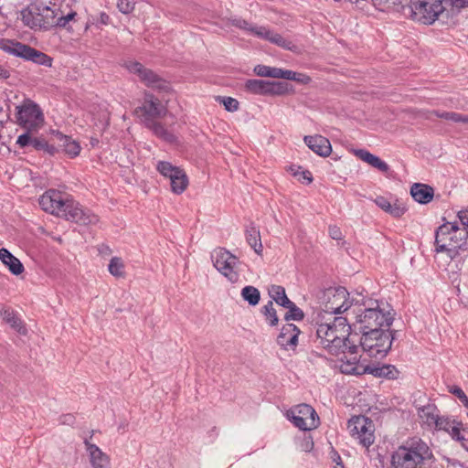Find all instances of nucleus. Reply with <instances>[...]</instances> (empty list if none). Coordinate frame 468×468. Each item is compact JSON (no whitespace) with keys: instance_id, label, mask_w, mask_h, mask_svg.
<instances>
[{"instance_id":"nucleus-1","label":"nucleus","mask_w":468,"mask_h":468,"mask_svg":"<svg viewBox=\"0 0 468 468\" xmlns=\"http://www.w3.org/2000/svg\"><path fill=\"white\" fill-rule=\"evenodd\" d=\"M39 205L43 210L80 225L96 224L99 220L90 209H84L75 200L55 189L45 192L39 198Z\"/></svg>"},{"instance_id":"nucleus-2","label":"nucleus","mask_w":468,"mask_h":468,"mask_svg":"<svg viewBox=\"0 0 468 468\" xmlns=\"http://www.w3.org/2000/svg\"><path fill=\"white\" fill-rule=\"evenodd\" d=\"M435 458L430 446L420 438L406 441L391 454V468H429Z\"/></svg>"},{"instance_id":"nucleus-3","label":"nucleus","mask_w":468,"mask_h":468,"mask_svg":"<svg viewBox=\"0 0 468 468\" xmlns=\"http://www.w3.org/2000/svg\"><path fill=\"white\" fill-rule=\"evenodd\" d=\"M435 251L468 250V234L456 221L446 222L435 231Z\"/></svg>"},{"instance_id":"nucleus-4","label":"nucleus","mask_w":468,"mask_h":468,"mask_svg":"<svg viewBox=\"0 0 468 468\" xmlns=\"http://www.w3.org/2000/svg\"><path fill=\"white\" fill-rule=\"evenodd\" d=\"M398 331L383 328L380 330H367L361 335L360 346L368 356L383 358L391 349Z\"/></svg>"},{"instance_id":"nucleus-5","label":"nucleus","mask_w":468,"mask_h":468,"mask_svg":"<svg viewBox=\"0 0 468 468\" xmlns=\"http://www.w3.org/2000/svg\"><path fill=\"white\" fill-rule=\"evenodd\" d=\"M55 5L50 7L42 2L30 3L21 11V20L31 29L48 31L55 27Z\"/></svg>"},{"instance_id":"nucleus-6","label":"nucleus","mask_w":468,"mask_h":468,"mask_svg":"<svg viewBox=\"0 0 468 468\" xmlns=\"http://www.w3.org/2000/svg\"><path fill=\"white\" fill-rule=\"evenodd\" d=\"M375 307H365L364 310L359 309V314L356 315V323L354 326L361 335L367 330H380L389 328L394 321V314L392 309L386 311L381 308L378 302Z\"/></svg>"},{"instance_id":"nucleus-7","label":"nucleus","mask_w":468,"mask_h":468,"mask_svg":"<svg viewBox=\"0 0 468 468\" xmlns=\"http://www.w3.org/2000/svg\"><path fill=\"white\" fill-rule=\"evenodd\" d=\"M443 0H409L406 5L401 6V14L423 25L433 24L444 11Z\"/></svg>"},{"instance_id":"nucleus-8","label":"nucleus","mask_w":468,"mask_h":468,"mask_svg":"<svg viewBox=\"0 0 468 468\" xmlns=\"http://www.w3.org/2000/svg\"><path fill=\"white\" fill-rule=\"evenodd\" d=\"M126 68L131 73L137 75L141 82L150 89L165 93H167L172 90L168 80L153 69L145 68L140 62L130 61L126 64Z\"/></svg>"},{"instance_id":"nucleus-9","label":"nucleus","mask_w":468,"mask_h":468,"mask_svg":"<svg viewBox=\"0 0 468 468\" xmlns=\"http://www.w3.org/2000/svg\"><path fill=\"white\" fill-rule=\"evenodd\" d=\"M17 123L27 132L37 131L44 122V115L40 107L33 101L25 100L21 106L16 107Z\"/></svg>"},{"instance_id":"nucleus-10","label":"nucleus","mask_w":468,"mask_h":468,"mask_svg":"<svg viewBox=\"0 0 468 468\" xmlns=\"http://www.w3.org/2000/svg\"><path fill=\"white\" fill-rule=\"evenodd\" d=\"M348 292L345 287L328 288L324 292L323 311L329 314H338L347 312L353 305L354 300L348 299Z\"/></svg>"},{"instance_id":"nucleus-11","label":"nucleus","mask_w":468,"mask_h":468,"mask_svg":"<svg viewBox=\"0 0 468 468\" xmlns=\"http://www.w3.org/2000/svg\"><path fill=\"white\" fill-rule=\"evenodd\" d=\"M211 259L214 267L224 275L230 282H237L239 280V272L237 271L239 259L224 248L216 249Z\"/></svg>"},{"instance_id":"nucleus-12","label":"nucleus","mask_w":468,"mask_h":468,"mask_svg":"<svg viewBox=\"0 0 468 468\" xmlns=\"http://www.w3.org/2000/svg\"><path fill=\"white\" fill-rule=\"evenodd\" d=\"M353 362L347 360L346 364L343 365V372L354 375L371 374L377 378H386L388 379H397L399 371L393 365H383L381 367L375 365L359 366L356 365L357 358L354 356Z\"/></svg>"},{"instance_id":"nucleus-13","label":"nucleus","mask_w":468,"mask_h":468,"mask_svg":"<svg viewBox=\"0 0 468 468\" xmlns=\"http://www.w3.org/2000/svg\"><path fill=\"white\" fill-rule=\"evenodd\" d=\"M287 418L302 431L316 429L320 424L314 409L308 404H300L287 411Z\"/></svg>"},{"instance_id":"nucleus-14","label":"nucleus","mask_w":468,"mask_h":468,"mask_svg":"<svg viewBox=\"0 0 468 468\" xmlns=\"http://www.w3.org/2000/svg\"><path fill=\"white\" fill-rule=\"evenodd\" d=\"M316 337L319 345L333 356H338L344 352V347L350 343L348 338L340 337L338 334L335 333L326 323L317 324Z\"/></svg>"},{"instance_id":"nucleus-15","label":"nucleus","mask_w":468,"mask_h":468,"mask_svg":"<svg viewBox=\"0 0 468 468\" xmlns=\"http://www.w3.org/2000/svg\"><path fill=\"white\" fill-rule=\"evenodd\" d=\"M374 424L373 421L365 416H354L347 423L350 434L359 441V443L368 448L374 443Z\"/></svg>"},{"instance_id":"nucleus-16","label":"nucleus","mask_w":468,"mask_h":468,"mask_svg":"<svg viewBox=\"0 0 468 468\" xmlns=\"http://www.w3.org/2000/svg\"><path fill=\"white\" fill-rule=\"evenodd\" d=\"M144 100L143 105L135 110L141 114L144 123L165 115L166 109L153 93L145 91Z\"/></svg>"},{"instance_id":"nucleus-17","label":"nucleus","mask_w":468,"mask_h":468,"mask_svg":"<svg viewBox=\"0 0 468 468\" xmlns=\"http://www.w3.org/2000/svg\"><path fill=\"white\" fill-rule=\"evenodd\" d=\"M0 48L5 52L21 58L25 60L36 63L39 51L29 45L15 41L5 40L0 44Z\"/></svg>"},{"instance_id":"nucleus-18","label":"nucleus","mask_w":468,"mask_h":468,"mask_svg":"<svg viewBox=\"0 0 468 468\" xmlns=\"http://www.w3.org/2000/svg\"><path fill=\"white\" fill-rule=\"evenodd\" d=\"M31 133L32 132H26L20 134L17 137L16 144H18L21 148L31 145L35 150L43 151L49 155H54L58 152L57 148L54 145L49 144L44 138L32 137Z\"/></svg>"},{"instance_id":"nucleus-19","label":"nucleus","mask_w":468,"mask_h":468,"mask_svg":"<svg viewBox=\"0 0 468 468\" xmlns=\"http://www.w3.org/2000/svg\"><path fill=\"white\" fill-rule=\"evenodd\" d=\"M300 329L293 324H284L277 336V344L285 350H294L298 344Z\"/></svg>"},{"instance_id":"nucleus-20","label":"nucleus","mask_w":468,"mask_h":468,"mask_svg":"<svg viewBox=\"0 0 468 468\" xmlns=\"http://www.w3.org/2000/svg\"><path fill=\"white\" fill-rule=\"evenodd\" d=\"M306 145L316 154L326 157L332 152L330 141L322 135H306L303 138Z\"/></svg>"},{"instance_id":"nucleus-21","label":"nucleus","mask_w":468,"mask_h":468,"mask_svg":"<svg viewBox=\"0 0 468 468\" xmlns=\"http://www.w3.org/2000/svg\"><path fill=\"white\" fill-rule=\"evenodd\" d=\"M86 451L89 453L90 463L92 468H108L110 457L103 452L96 444L84 441Z\"/></svg>"},{"instance_id":"nucleus-22","label":"nucleus","mask_w":468,"mask_h":468,"mask_svg":"<svg viewBox=\"0 0 468 468\" xmlns=\"http://www.w3.org/2000/svg\"><path fill=\"white\" fill-rule=\"evenodd\" d=\"M410 195L420 204L430 203L434 197V189L429 185L415 183L410 187Z\"/></svg>"},{"instance_id":"nucleus-23","label":"nucleus","mask_w":468,"mask_h":468,"mask_svg":"<svg viewBox=\"0 0 468 468\" xmlns=\"http://www.w3.org/2000/svg\"><path fill=\"white\" fill-rule=\"evenodd\" d=\"M0 260L8 268L9 271L14 275H20L24 272L22 262L15 257L7 249H0Z\"/></svg>"},{"instance_id":"nucleus-24","label":"nucleus","mask_w":468,"mask_h":468,"mask_svg":"<svg viewBox=\"0 0 468 468\" xmlns=\"http://www.w3.org/2000/svg\"><path fill=\"white\" fill-rule=\"evenodd\" d=\"M376 205L394 218H400L407 208L399 202L391 204L385 197L379 196L375 199Z\"/></svg>"},{"instance_id":"nucleus-25","label":"nucleus","mask_w":468,"mask_h":468,"mask_svg":"<svg viewBox=\"0 0 468 468\" xmlns=\"http://www.w3.org/2000/svg\"><path fill=\"white\" fill-rule=\"evenodd\" d=\"M245 238L247 243L250 246V248L253 249V250L258 255H261L263 248L261 239V233L260 229L254 225V223H250L246 227Z\"/></svg>"},{"instance_id":"nucleus-26","label":"nucleus","mask_w":468,"mask_h":468,"mask_svg":"<svg viewBox=\"0 0 468 468\" xmlns=\"http://www.w3.org/2000/svg\"><path fill=\"white\" fill-rule=\"evenodd\" d=\"M57 139L60 142V146L63 147L65 153L70 157H76L80 152V145L78 142L72 140L69 136L63 134L58 131H53Z\"/></svg>"},{"instance_id":"nucleus-27","label":"nucleus","mask_w":468,"mask_h":468,"mask_svg":"<svg viewBox=\"0 0 468 468\" xmlns=\"http://www.w3.org/2000/svg\"><path fill=\"white\" fill-rule=\"evenodd\" d=\"M269 80L250 79L244 83V90L248 93L260 96H268Z\"/></svg>"},{"instance_id":"nucleus-28","label":"nucleus","mask_w":468,"mask_h":468,"mask_svg":"<svg viewBox=\"0 0 468 468\" xmlns=\"http://www.w3.org/2000/svg\"><path fill=\"white\" fill-rule=\"evenodd\" d=\"M3 320L8 324L15 331L20 335H26L27 330L23 321L18 317L16 312L11 308H6L2 312Z\"/></svg>"},{"instance_id":"nucleus-29","label":"nucleus","mask_w":468,"mask_h":468,"mask_svg":"<svg viewBox=\"0 0 468 468\" xmlns=\"http://www.w3.org/2000/svg\"><path fill=\"white\" fill-rule=\"evenodd\" d=\"M437 407L431 403L418 407V414L420 418L429 426H433V424L438 421L437 419L439 418V415L437 414Z\"/></svg>"},{"instance_id":"nucleus-30","label":"nucleus","mask_w":468,"mask_h":468,"mask_svg":"<svg viewBox=\"0 0 468 468\" xmlns=\"http://www.w3.org/2000/svg\"><path fill=\"white\" fill-rule=\"evenodd\" d=\"M55 13V27L64 28L68 31L72 30L71 27L69 26V23L75 21L77 13L75 11H69L66 14L59 7H56Z\"/></svg>"},{"instance_id":"nucleus-31","label":"nucleus","mask_w":468,"mask_h":468,"mask_svg":"<svg viewBox=\"0 0 468 468\" xmlns=\"http://www.w3.org/2000/svg\"><path fill=\"white\" fill-rule=\"evenodd\" d=\"M263 39L287 50L293 51L296 48V46L292 41L284 38L281 34L276 33L268 27Z\"/></svg>"},{"instance_id":"nucleus-32","label":"nucleus","mask_w":468,"mask_h":468,"mask_svg":"<svg viewBox=\"0 0 468 468\" xmlns=\"http://www.w3.org/2000/svg\"><path fill=\"white\" fill-rule=\"evenodd\" d=\"M144 125L150 129L157 137L163 139L165 142L172 143L176 140L175 135L168 132L167 129L155 120L148 121Z\"/></svg>"},{"instance_id":"nucleus-33","label":"nucleus","mask_w":468,"mask_h":468,"mask_svg":"<svg viewBox=\"0 0 468 468\" xmlns=\"http://www.w3.org/2000/svg\"><path fill=\"white\" fill-rule=\"evenodd\" d=\"M329 324V326L338 334L340 337L348 338L350 335L351 325L348 324L347 318L343 316L335 317Z\"/></svg>"},{"instance_id":"nucleus-34","label":"nucleus","mask_w":468,"mask_h":468,"mask_svg":"<svg viewBox=\"0 0 468 468\" xmlns=\"http://www.w3.org/2000/svg\"><path fill=\"white\" fill-rule=\"evenodd\" d=\"M270 297L279 305L285 307L292 302L286 295L285 288L281 285L272 284L269 288Z\"/></svg>"},{"instance_id":"nucleus-35","label":"nucleus","mask_w":468,"mask_h":468,"mask_svg":"<svg viewBox=\"0 0 468 468\" xmlns=\"http://www.w3.org/2000/svg\"><path fill=\"white\" fill-rule=\"evenodd\" d=\"M171 190L174 194L180 195L182 194L188 186V177L185 171H181L179 175L174 176L172 179H170Z\"/></svg>"},{"instance_id":"nucleus-36","label":"nucleus","mask_w":468,"mask_h":468,"mask_svg":"<svg viewBox=\"0 0 468 468\" xmlns=\"http://www.w3.org/2000/svg\"><path fill=\"white\" fill-rule=\"evenodd\" d=\"M292 90V85L286 81L269 80L268 96H281Z\"/></svg>"},{"instance_id":"nucleus-37","label":"nucleus","mask_w":468,"mask_h":468,"mask_svg":"<svg viewBox=\"0 0 468 468\" xmlns=\"http://www.w3.org/2000/svg\"><path fill=\"white\" fill-rule=\"evenodd\" d=\"M373 5L379 10H388L393 7L401 13V6L406 5L409 0H372Z\"/></svg>"},{"instance_id":"nucleus-38","label":"nucleus","mask_w":468,"mask_h":468,"mask_svg":"<svg viewBox=\"0 0 468 468\" xmlns=\"http://www.w3.org/2000/svg\"><path fill=\"white\" fill-rule=\"evenodd\" d=\"M156 169L162 176L169 178V180L172 179L174 176L179 175L181 171H183L180 167L175 166L170 162L166 161H159Z\"/></svg>"},{"instance_id":"nucleus-39","label":"nucleus","mask_w":468,"mask_h":468,"mask_svg":"<svg viewBox=\"0 0 468 468\" xmlns=\"http://www.w3.org/2000/svg\"><path fill=\"white\" fill-rule=\"evenodd\" d=\"M241 297L244 301L248 302L249 304L255 306L261 300L260 291L251 285H247L241 290Z\"/></svg>"},{"instance_id":"nucleus-40","label":"nucleus","mask_w":468,"mask_h":468,"mask_svg":"<svg viewBox=\"0 0 468 468\" xmlns=\"http://www.w3.org/2000/svg\"><path fill=\"white\" fill-rule=\"evenodd\" d=\"M431 114L435 115L438 118L452 121L453 122H463L468 124V115H463L455 112H441L432 111Z\"/></svg>"},{"instance_id":"nucleus-41","label":"nucleus","mask_w":468,"mask_h":468,"mask_svg":"<svg viewBox=\"0 0 468 468\" xmlns=\"http://www.w3.org/2000/svg\"><path fill=\"white\" fill-rule=\"evenodd\" d=\"M261 314L264 315L265 320L270 326H275L278 324V316L276 310L273 307L272 301H269L265 305L261 307Z\"/></svg>"},{"instance_id":"nucleus-42","label":"nucleus","mask_w":468,"mask_h":468,"mask_svg":"<svg viewBox=\"0 0 468 468\" xmlns=\"http://www.w3.org/2000/svg\"><path fill=\"white\" fill-rule=\"evenodd\" d=\"M284 308L288 309L284 315L285 321H302L304 318V313L293 302H291L290 305L287 304Z\"/></svg>"},{"instance_id":"nucleus-43","label":"nucleus","mask_w":468,"mask_h":468,"mask_svg":"<svg viewBox=\"0 0 468 468\" xmlns=\"http://www.w3.org/2000/svg\"><path fill=\"white\" fill-rule=\"evenodd\" d=\"M124 265L121 258L113 257L109 263L108 270L115 277H122Z\"/></svg>"},{"instance_id":"nucleus-44","label":"nucleus","mask_w":468,"mask_h":468,"mask_svg":"<svg viewBox=\"0 0 468 468\" xmlns=\"http://www.w3.org/2000/svg\"><path fill=\"white\" fill-rule=\"evenodd\" d=\"M253 71L259 77H269L276 79L277 68L259 64L254 67Z\"/></svg>"},{"instance_id":"nucleus-45","label":"nucleus","mask_w":468,"mask_h":468,"mask_svg":"<svg viewBox=\"0 0 468 468\" xmlns=\"http://www.w3.org/2000/svg\"><path fill=\"white\" fill-rule=\"evenodd\" d=\"M218 101L222 103L225 107V110L230 112H234L239 110V101L232 97H218Z\"/></svg>"},{"instance_id":"nucleus-46","label":"nucleus","mask_w":468,"mask_h":468,"mask_svg":"<svg viewBox=\"0 0 468 468\" xmlns=\"http://www.w3.org/2000/svg\"><path fill=\"white\" fill-rule=\"evenodd\" d=\"M438 421H436L433 426L436 430L444 431L449 432L452 427L454 425L456 420H451L448 417H440L437 419Z\"/></svg>"},{"instance_id":"nucleus-47","label":"nucleus","mask_w":468,"mask_h":468,"mask_svg":"<svg viewBox=\"0 0 468 468\" xmlns=\"http://www.w3.org/2000/svg\"><path fill=\"white\" fill-rule=\"evenodd\" d=\"M448 433L453 440L460 441L463 445H464L463 441H465V438L462 433L461 422L456 421Z\"/></svg>"},{"instance_id":"nucleus-48","label":"nucleus","mask_w":468,"mask_h":468,"mask_svg":"<svg viewBox=\"0 0 468 468\" xmlns=\"http://www.w3.org/2000/svg\"><path fill=\"white\" fill-rule=\"evenodd\" d=\"M135 2L133 0H118L117 7L122 14L128 15L134 9Z\"/></svg>"},{"instance_id":"nucleus-49","label":"nucleus","mask_w":468,"mask_h":468,"mask_svg":"<svg viewBox=\"0 0 468 468\" xmlns=\"http://www.w3.org/2000/svg\"><path fill=\"white\" fill-rule=\"evenodd\" d=\"M449 392L456 396L463 405L468 410V397L460 387L452 386L449 388Z\"/></svg>"},{"instance_id":"nucleus-50","label":"nucleus","mask_w":468,"mask_h":468,"mask_svg":"<svg viewBox=\"0 0 468 468\" xmlns=\"http://www.w3.org/2000/svg\"><path fill=\"white\" fill-rule=\"evenodd\" d=\"M368 165L378 169L381 172H388L389 169L388 165L386 162L382 161L377 155H373Z\"/></svg>"},{"instance_id":"nucleus-51","label":"nucleus","mask_w":468,"mask_h":468,"mask_svg":"<svg viewBox=\"0 0 468 468\" xmlns=\"http://www.w3.org/2000/svg\"><path fill=\"white\" fill-rule=\"evenodd\" d=\"M53 58L47 55L46 53L39 51V56H37L36 64L46 66V67H52Z\"/></svg>"},{"instance_id":"nucleus-52","label":"nucleus","mask_w":468,"mask_h":468,"mask_svg":"<svg viewBox=\"0 0 468 468\" xmlns=\"http://www.w3.org/2000/svg\"><path fill=\"white\" fill-rule=\"evenodd\" d=\"M232 25L235 26L236 27H239V28L248 31L250 33L252 32V28L254 27L248 21L241 19V18L234 19L232 21Z\"/></svg>"},{"instance_id":"nucleus-53","label":"nucleus","mask_w":468,"mask_h":468,"mask_svg":"<svg viewBox=\"0 0 468 468\" xmlns=\"http://www.w3.org/2000/svg\"><path fill=\"white\" fill-rule=\"evenodd\" d=\"M294 76H295V71L277 68L276 79H283V80H292Z\"/></svg>"},{"instance_id":"nucleus-54","label":"nucleus","mask_w":468,"mask_h":468,"mask_svg":"<svg viewBox=\"0 0 468 468\" xmlns=\"http://www.w3.org/2000/svg\"><path fill=\"white\" fill-rule=\"evenodd\" d=\"M460 220V226L465 228L468 234V207L466 209L460 210L457 214Z\"/></svg>"},{"instance_id":"nucleus-55","label":"nucleus","mask_w":468,"mask_h":468,"mask_svg":"<svg viewBox=\"0 0 468 468\" xmlns=\"http://www.w3.org/2000/svg\"><path fill=\"white\" fill-rule=\"evenodd\" d=\"M355 154L356 157H358L359 159H361L362 161L366 162V163H369L371 158L373 157V154L369 153L368 151L365 150V149H357V150H355Z\"/></svg>"},{"instance_id":"nucleus-56","label":"nucleus","mask_w":468,"mask_h":468,"mask_svg":"<svg viewBox=\"0 0 468 468\" xmlns=\"http://www.w3.org/2000/svg\"><path fill=\"white\" fill-rule=\"evenodd\" d=\"M301 183L311 184L313 182V176L309 170H303L301 176L297 177Z\"/></svg>"},{"instance_id":"nucleus-57","label":"nucleus","mask_w":468,"mask_h":468,"mask_svg":"<svg viewBox=\"0 0 468 468\" xmlns=\"http://www.w3.org/2000/svg\"><path fill=\"white\" fill-rule=\"evenodd\" d=\"M292 80H294L298 83H301V84H309L311 82L312 79L310 76H308L306 74L295 72V76L292 79Z\"/></svg>"},{"instance_id":"nucleus-58","label":"nucleus","mask_w":468,"mask_h":468,"mask_svg":"<svg viewBox=\"0 0 468 468\" xmlns=\"http://www.w3.org/2000/svg\"><path fill=\"white\" fill-rule=\"evenodd\" d=\"M348 339L350 340V343H347V345L344 347V350L345 349H348V353L350 355H356L357 351H358V348L361 347L360 344L359 345H356L355 344V340H353L349 336H348Z\"/></svg>"},{"instance_id":"nucleus-59","label":"nucleus","mask_w":468,"mask_h":468,"mask_svg":"<svg viewBox=\"0 0 468 468\" xmlns=\"http://www.w3.org/2000/svg\"><path fill=\"white\" fill-rule=\"evenodd\" d=\"M329 235L333 239L339 240L342 239V232L340 229L336 226L329 227Z\"/></svg>"},{"instance_id":"nucleus-60","label":"nucleus","mask_w":468,"mask_h":468,"mask_svg":"<svg viewBox=\"0 0 468 468\" xmlns=\"http://www.w3.org/2000/svg\"><path fill=\"white\" fill-rule=\"evenodd\" d=\"M266 30H267L266 27L254 26L253 28H252L251 34H253L254 36L263 39L265 35H266Z\"/></svg>"},{"instance_id":"nucleus-61","label":"nucleus","mask_w":468,"mask_h":468,"mask_svg":"<svg viewBox=\"0 0 468 468\" xmlns=\"http://www.w3.org/2000/svg\"><path fill=\"white\" fill-rule=\"evenodd\" d=\"M75 420V417L71 414H65L60 417V421L63 424H72Z\"/></svg>"},{"instance_id":"nucleus-62","label":"nucleus","mask_w":468,"mask_h":468,"mask_svg":"<svg viewBox=\"0 0 468 468\" xmlns=\"http://www.w3.org/2000/svg\"><path fill=\"white\" fill-rule=\"evenodd\" d=\"M10 77V71L5 69V67H3L2 65H0V79L1 80H6Z\"/></svg>"},{"instance_id":"nucleus-63","label":"nucleus","mask_w":468,"mask_h":468,"mask_svg":"<svg viewBox=\"0 0 468 468\" xmlns=\"http://www.w3.org/2000/svg\"><path fill=\"white\" fill-rule=\"evenodd\" d=\"M100 23H101L102 25H108L109 22H110V16L104 13V12H101L100 14V19H99Z\"/></svg>"},{"instance_id":"nucleus-64","label":"nucleus","mask_w":468,"mask_h":468,"mask_svg":"<svg viewBox=\"0 0 468 468\" xmlns=\"http://www.w3.org/2000/svg\"><path fill=\"white\" fill-rule=\"evenodd\" d=\"M290 171L292 172V175L295 177H298L299 176H301V172L303 171L302 170V167L301 166H291L290 167Z\"/></svg>"}]
</instances>
